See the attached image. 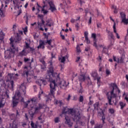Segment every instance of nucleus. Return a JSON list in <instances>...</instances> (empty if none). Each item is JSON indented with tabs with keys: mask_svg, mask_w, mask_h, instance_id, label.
<instances>
[{
	"mask_svg": "<svg viewBox=\"0 0 128 128\" xmlns=\"http://www.w3.org/2000/svg\"><path fill=\"white\" fill-rule=\"evenodd\" d=\"M48 64H49V68L47 72L48 76L45 78H40L38 82H40L39 86H42V84L44 86H46L48 82H50V93L49 96H52L53 98H54V92L56 90V88L58 86L60 88L66 90L68 86V83L66 84V80H60V74L54 72L52 60H50Z\"/></svg>",
	"mask_w": 128,
	"mask_h": 128,
	"instance_id": "obj_1",
	"label": "nucleus"
},
{
	"mask_svg": "<svg viewBox=\"0 0 128 128\" xmlns=\"http://www.w3.org/2000/svg\"><path fill=\"white\" fill-rule=\"evenodd\" d=\"M23 34L24 32L22 31L19 30L18 33L16 34V36L14 39L12 37H11L10 38L11 48L9 49H7V50L4 52V58L6 59L10 58L12 56H14V53L16 50H18V48H16V46H14V42H15V44H20L22 42V36L20 34Z\"/></svg>",
	"mask_w": 128,
	"mask_h": 128,
	"instance_id": "obj_2",
	"label": "nucleus"
},
{
	"mask_svg": "<svg viewBox=\"0 0 128 128\" xmlns=\"http://www.w3.org/2000/svg\"><path fill=\"white\" fill-rule=\"evenodd\" d=\"M70 112L72 116V118L74 122H76V124H78V122L80 120V114L79 112H76L74 110V108H63L62 114H66Z\"/></svg>",
	"mask_w": 128,
	"mask_h": 128,
	"instance_id": "obj_3",
	"label": "nucleus"
},
{
	"mask_svg": "<svg viewBox=\"0 0 128 128\" xmlns=\"http://www.w3.org/2000/svg\"><path fill=\"white\" fill-rule=\"evenodd\" d=\"M44 108V104L39 103L38 104H34L32 106H31V109L29 112L30 116L31 118H34V114H37L40 111V110H42Z\"/></svg>",
	"mask_w": 128,
	"mask_h": 128,
	"instance_id": "obj_4",
	"label": "nucleus"
},
{
	"mask_svg": "<svg viewBox=\"0 0 128 128\" xmlns=\"http://www.w3.org/2000/svg\"><path fill=\"white\" fill-rule=\"evenodd\" d=\"M34 62V58H32V60H30V58H27L24 57V62H25V64H27V66H25L24 67V68L25 70H32V62Z\"/></svg>",
	"mask_w": 128,
	"mask_h": 128,
	"instance_id": "obj_5",
	"label": "nucleus"
},
{
	"mask_svg": "<svg viewBox=\"0 0 128 128\" xmlns=\"http://www.w3.org/2000/svg\"><path fill=\"white\" fill-rule=\"evenodd\" d=\"M114 89H112V90L110 92L111 96L107 95L108 102L110 106H112V98H116V94H115L114 93Z\"/></svg>",
	"mask_w": 128,
	"mask_h": 128,
	"instance_id": "obj_6",
	"label": "nucleus"
},
{
	"mask_svg": "<svg viewBox=\"0 0 128 128\" xmlns=\"http://www.w3.org/2000/svg\"><path fill=\"white\" fill-rule=\"evenodd\" d=\"M48 2L50 6L49 10L52 12H56V6L54 5V1L49 0Z\"/></svg>",
	"mask_w": 128,
	"mask_h": 128,
	"instance_id": "obj_7",
	"label": "nucleus"
},
{
	"mask_svg": "<svg viewBox=\"0 0 128 128\" xmlns=\"http://www.w3.org/2000/svg\"><path fill=\"white\" fill-rule=\"evenodd\" d=\"M18 102H20V98H16V96H14L12 98V108H16L18 104Z\"/></svg>",
	"mask_w": 128,
	"mask_h": 128,
	"instance_id": "obj_8",
	"label": "nucleus"
},
{
	"mask_svg": "<svg viewBox=\"0 0 128 128\" xmlns=\"http://www.w3.org/2000/svg\"><path fill=\"white\" fill-rule=\"evenodd\" d=\"M65 124H68L69 126V128H72V124H74L70 122V117L66 115L65 116Z\"/></svg>",
	"mask_w": 128,
	"mask_h": 128,
	"instance_id": "obj_9",
	"label": "nucleus"
},
{
	"mask_svg": "<svg viewBox=\"0 0 128 128\" xmlns=\"http://www.w3.org/2000/svg\"><path fill=\"white\" fill-rule=\"evenodd\" d=\"M46 43H44V40H39V45L38 46V50L40 48H42V50H44L46 48Z\"/></svg>",
	"mask_w": 128,
	"mask_h": 128,
	"instance_id": "obj_10",
	"label": "nucleus"
},
{
	"mask_svg": "<svg viewBox=\"0 0 128 128\" xmlns=\"http://www.w3.org/2000/svg\"><path fill=\"white\" fill-rule=\"evenodd\" d=\"M78 80L80 82H84L86 80V74L84 73H82L78 76Z\"/></svg>",
	"mask_w": 128,
	"mask_h": 128,
	"instance_id": "obj_11",
	"label": "nucleus"
},
{
	"mask_svg": "<svg viewBox=\"0 0 128 128\" xmlns=\"http://www.w3.org/2000/svg\"><path fill=\"white\" fill-rule=\"evenodd\" d=\"M84 36L85 38V40H86L87 44H90V40L88 39V32L86 31L84 33Z\"/></svg>",
	"mask_w": 128,
	"mask_h": 128,
	"instance_id": "obj_12",
	"label": "nucleus"
},
{
	"mask_svg": "<svg viewBox=\"0 0 128 128\" xmlns=\"http://www.w3.org/2000/svg\"><path fill=\"white\" fill-rule=\"evenodd\" d=\"M116 24L114 22L113 26L114 32L116 34L117 38L120 39V35H118V33L116 32Z\"/></svg>",
	"mask_w": 128,
	"mask_h": 128,
	"instance_id": "obj_13",
	"label": "nucleus"
},
{
	"mask_svg": "<svg viewBox=\"0 0 128 128\" xmlns=\"http://www.w3.org/2000/svg\"><path fill=\"white\" fill-rule=\"evenodd\" d=\"M108 34L109 40H114V33L112 32L108 31Z\"/></svg>",
	"mask_w": 128,
	"mask_h": 128,
	"instance_id": "obj_14",
	"label": "nucleus"
},
{
	"mask_svg": "<svg viewBox=\"0 0 128 128\" xmlns=\"http://www.w3.org/2000/svg\"><path fill=\"white\" fill-rule=\"evenodd\" d=\"M6 101L4 100V98H2L0 100V108H2L4 106V104H6Z\"/></svg>",
	"mask_w": 128,
	"mask_h": 128,
	"instance_id": "obj_15",
	"label": "nucleus"
},
{
	"mask_svg": "<svg viewBox=\"0 0 128 128\" xmlns=\"http://www.w3.org/2000/svg\"><path fill=\"white\" fill-rule=\"evenodd\" d=\"M26 86H24V84L23 83L22 84H21L20 86V90H22L24 94H26Z\"/></svg>",
	"mask_w": 128,
	"mask_h": 128,
	"instance_id": "obj_16",
	"label": "nucleus"
},
{
	"mask_svg": "<svg viewBox=\"0 0 128 128\" xmlns=\"http://www.w3.org/2000/svg\"><path fill=\"white\" fill-rule=\"evenodd\" d=\"M30 68L26 69V70H24L23 72V73L22 74V76H26V78H28V74L30 72Z\"/></svg>",
	"mask_w": 128,
	"mask_h": 128,
	"instance_id": "obj_17",
	"label": "nucleus"
},
{
	"mask_svg": "<svg viewBox=\"0 0 128 128\" xmlns=\"http://www.w3.org/2000/svg\"><path fill=\"white\" fill-rule=\"evenodd\" d=\"M19 56H26V49L24 48V50L18 53Z\"/></svg>",
	"mask_w": 128,
	"mask_h": 128,
	"instance_id": "obj_18",
	"label": "nucleus"
},
{
	"mask_svg": "<svg viewBox=\"0 0 128 128\" xmlns=\"http://www.w3.org/2000/svg\"><path fill=\"white\" fill-rule=\"evenodd\" d=\"M80 20V16L77 17V18L76 20L74 19V18H72L70 20V22H72V24H74V22H78V20Z\"/></svg>",
	"mask_w": 128,
	"mask_h": 128,
	"instance_id": "obj_19",
	"label": "nucleus"
},
{
	"mask_svg": "<svg viewBox=\"0 0 128 128\" xmlns=\"http://www.w3.org/2000/svg\"><path fill=\"white\" fill-rule=\"evenodd\" d=\"M24 18L26 20V24H28V14H26V15L24 16Z\"/></svg>",
	"mask_w": 128,
	"mask_h": 128,
	"instance_id": "obj_20",
	"label": "nucleus"
},
{
	"mask_svg": "<svg viewBox=\"0 0 128 128\" xmlns=\"http://www.w3.org/2000/svg\"><path fill=\"white\" fill-rule=\"evenodd\" d=\"M42 22H38V28H40L44 24V19H42L41 20Z\"/></svg>",
	"mask_w": 128,
	"mask_h": 128,
	"instance_id": "obj_21",
	"label": "nucleus"
},
{
	"mask_svg": "<svg viewBox=\"0 0 128 128\" xmlns=\"http://www.w3.org/2000/svg\"><path fill=\"white\" fill-rule=\"evenodd\" d=\"M122 22H123L124 24L128 25V18H125L124 19L122 20Z\"/></svg>",
	"mask_w": 128,
	"mask_h": 128,
	"instance_id": "obj_22",
	"label": "nucleus"
},
{
	"mask_svg": "<svg viewBox=\"0 0 128 128\" xmlns=\"http://www.w3.org/2000/svg\"><path fill=\"white\" fill-rule=\"evenodd\" d=\"M118 64H124V58L120 57V58H118L117 60Z\"/></svg>",
	"mask_w": 128,
	"mask_h": 128,
	"instance_id": "obj_23",
	"label": "nucleus"
},
{
	"mask_svg": "<svg viewBox=\"0 0 128 128\" xmlns=\"http://www.w3.org/2000/svg\"><path fill=\"white\" fill-rule=\"evenodd\" d=\"M30 102V100H28L27 102H24V108H26L28 106V104Z\"/></svg>",
	"mask_w": 128,
	"mask_h": 128,
	"instance_id": "obj_24",
	"label": "nucleus"
},
{
	"mask_svg": "<svg viewBox=\"0 0 128 128\" xmlns=\"http://www.w3.org/2000/svg\"><path fill=\"white\" fill-rule=\"evenodd\" d=\"M30 126L32 128H38V124L34 123V122H31Z\"/></svg>",
	"mask_w": 128,
	"mask_h": 128,
	"instance_id": "obj_25",
	"label": "nucleus"
},
{
	"mask_svg": "<svg viewBox=\"0 0 128 128\" xmlns=\"http://www.w3.org/2000/svg\"><path fill=\"white\" fill-rule=\"evenodd\" d=\"M120 16H121L122 20H124V18H126V14L124 13L123 12H121L120 13Z\"/></svg>",
	"mask_w": 128,
	"mask_h": 128,
	"instance_id": "obj_26",
	"label": "nucleus"
},
{
	"mask_svg": "<svg viewBox=\"0 0 128 128\" xmlns=\"http://www.w3.org/2000/svg\"><path fill=\"white\" fill-rule=\"evenodd\" d=\"M92 76L93 78H98V73L96 72H92Z\"/></svg>",
	"mask_w": 128,
	"mask_h": 128,
	"instance_id": "obj_27",
	"label": "nucleus"
},
{
	"mask_svg": "<svg viewBox=\"0 0 128 128\" xmlns=\"http://www.w3.org/2000/svg\"><path fill=\"white\" fill-rule=\"evenodd\" d=\"M92 38H93L94 40L96 41V34L95 33H92Z\"/></svg>",
	"mask_w": 128,
	"mask_h": 128,
	"instance_id": "obj_28",
	"label": "nucleus"
},
{
	"mask_svg": "<svg viewBox=\"0 0 128 128\" xmlns=\"http://www.w3.org/2000/svg\"><path fill=\"white\" fill-rule=\"evenodd\" d=\"M111 86H112V90H114V88H118V86L116 85V83L111 84Z\"/></svg>",
	"mask_w": 128,
	"mask_h": 128,
	"instance_id": "obj_29",
	"label": "nucleus"
},
{
	"mask_svg": "<svg viewBox=\"0 0 128 128\" xmlns=\"http://www.w3.org/2000/svg\"><path fill=\"white\" fill-rule=\"evenodd\" d=\"M126 103L122 102H120V106H121V110H122L124 106H126Z\"/></svg>",
	"mask_w": 128,
	"mask_h": 128,
	"instance_id": "obj_30",
	"label": "nucleus"
},
{
	"mask_svg": "<svg viewBox=\"0 0 128 128\" xmlns=\"http://www.w3.org/2000/svg\"><path fill=\"white\" fill-rule=\"evenodd\" d=\"M36 100H37L36 98H33L30 100V102H32V104H34L36 102Z\"/></svg>",
	"mask_w": 128,
	"mask_h": 128,
	"instance_id": "obj_31",
	"label": "nucleus"
},
{
	"mask_svg": "<svg viewBox=\"0 0 128 128\" xmlns=\"http://www.w3.org/2000/svg\"><path fill=\"white\" fill-rule=\"evenodd\" d=\"M52 40H47L46 42V44H48L49 46H51V48H53L52 46Z\"/></svg>",
	"mask_w": 128,
	"mask_h": 128,
	"instance_id": "obj_32",
	"label": "nucleus"
},
{
	"mask_svg": "<svg viewBox=\"0 0 128 128\" xmlns=\"http://www.w3.org/2000/svg\"><path fill=\"white\" fill-rule=\"evenodd\" d=\"M0 40H3L4 38V32H0Z\"/></svg>",
	"mask_w": 128,
	"mask_h": 128,
	"instance_id": "obj_33",
	"label": "nucleus"
},
{
	"mask_svg": "<svg viewBox=\"0 0 128 128\" xmlns=\"http://www.w3.org/2000/svg\"><path fill=\"white\" fill-rule=\"evenodd\" d=\"M54 122L55 124H58V122H60V118L59 117H56L54 119Z\"/></svg>",
	"mask_w": 128,
	"mask_h": 128,
	"instance_id": "obj_34",
	"label": "nucleus"
},
{
	"mask_svg": "<svg viewBox=\"0 0 128 128\" xmlns=\"http://www.w3.org/2000/svg\"><path fill=\"white\" fill-rule=\"evenodd\" d=\"M59 60H60V62L64 64V62H66V57L63 56L62 58H59Z\"/></svg>",
	"mask_w": 128,
	"mask_h": 128,
	"instance_id": "obj_35",
	"label": "nucleus"
},
{
	"mask_svg": "<svg viewBox=\"0 0 128 128\" xmlns=\"http://www.w3.org/2000/svg\"><path fill=\"white\" fill-rule=\"evenodd\" d=\"M45 6H43V8H42V12H43V14H46L48 12V11L44 10Z\"/></svg>",
	"mask_w": 128,
	"mask_h": 128,
	"instance_id": "obj_36",
	"label": "nucleus"
},
{
	"mask_svg": "<svg viewBox=\"0 0 128 128\" xmlns=\"http://www.w3.org/2000/svg\"><path fill=\"white\" fill-rule=\"evenodd\" d=\"M79 102H84V96H80L79 98Z\"/></svg>",
	"mask_w": 128,
	"mask_h": 128,
	"instance_id": "obj_37",
	"label": "nucleus"
},
{
	"mask_svg": "<svg viewBox=\"0 0 128 128\" xmlns=\"http://www.w3.org/2000/svg\"><path fill=\"white\" fill-rule=\"evenodd\" d=\"M25 44H26V46H25V50H26L28 48H30V44L28 42H25Z\"/></svg>",
	"mask_w": 128,
	"mask_h": 128,
	"instance_id": "obj_38",
	"label": "nucleus"
},
{
	"mask_svg": "<svg viewBox=\"0 0 128 128\" xmlns=\"http://www.w3.org/2000/svg\"><path fill=\"white\" fill-rule=\"evenodd\" d=\"M106 76H108L109 74H110V71L108 69L106 70Z\"/></svg>",
	"mask_w": 128,
	"mask_h": 128,
	"instance_id": "obj_39",
	"label": "nucleus"
},
{
	"mask_svg": "<svg viewBox=\"0 0 128 128\" xmlns=\"http://www.w3.org/2000/svg\"><path fill=\"white\" fill-rule=\"evenodd\" d=\"M10 118L11 120H16V114H12L10 116Z\"/></svg>",
	"mask_w": 128,
	"mask_h": 128,
	"instance_id": "obj_40",
	"label": "nucleus"
},
{
	"mask_svg": "<svg viewBox=\"0 0 128 128\" xmlns=\"http://www.w3.org/2000/svg\"><path fill=\"white\" fill-rule=\"evenodd\" d=\"M108 112L112 114H114V108H110L108 110Z\"/></svg>",
	"mask_w": 128,
	"mask_h": 128,
	"instance_id": "obj_41",
	"label": "nucleus"
},
{
	"mask_svg": "<svg viewBox=\"0 0 128 128\" xmlns=\"http://www.w3.org/2000/svg\"><path fill=\"white\" fill-rule=\"evenodd\" d=\"M102 52L104 54H106L108 52V48H106L105 47L103 48V50H102Z\"/></svg>",
	"mask_w": 128,
	"mask_h": 128,
	"instance_id": "obj_42",
	"label": "nucleus"
},
{
	"mask_svg": "<svg viewBox=\"0 0 128 128\" xmlns=\"http://www.w3.org/2000/svg\"><path fill=\"white\" fill-rule=\"evenodd\" d=\"M22 66V62L19 60L18 62V68H20V66Z\"/></svg>",
	"mask_w": 128,
	"mask_h": 128,
	"instance_id": "obj_43",
	"label": "nucleus"
},
{
	"mask_svg": "<svg viewBox=\"0 0 128 128\" xmlns=\"http://www.w3.org/2000/svg\"><path fill=\"white\" fill-rule=\"evenodd\" d=\"M46 26L50 28L52 26H54V22H50V23H49V24H46Z\"/></svg>",
	"mask_w": 128,
	"mask_h": 128,
	"instance_id": "obj_44",
	"label": "nucleus"
},
{
	"mask_svg": "<svg viewBox=\"0 0 128 128\" xmlns=\"http://www.w3.org/2000/svg\"><path fill=\"white\" fill-rule=\"evenodd\" d=\"M46 65H42L41 66V70L42 72H44V70H46Z\"/></svg>",
	"mask_w": 128,
	"mask_h": 128,
	"instance_id": "obj_45",
	"label": "nucleus"
},
{
	"mask_svg": "<svg viewBox=\"0 0 128 128\" xmlns=\"http://www.w3.org/2000/svg\"><path fill=\"white\" fill-rule=\"evenodd\" d=\"M10 84H11L12 90H14V80H11Z\"/></svg>",
	"mask_w": 128,
	"mask_h": 128,
	"instance_id": "obj_46",
	"label": "nucleus"
},
{
	"mask_svg": "<svg viewBox=\"0 0 128 128\" xmlns=\"http://www.w3.org/2000/svg\"><path fill=\"white\" fill-rule=\"evenodd\" d=\"M76 51L78 52H80V48L78 45L76 46Z\"/></svg>",
	"mask_w": 128,
	"mask_h": 128,
	"instance_id": "obj_47",
	"label": "nucleus"
},
{
	"mask_svg": "<svg viewBox=\"0 0 128 128\" xmlns=\"http://www.w3.org/2000/svg\"><path fill=\"white\" fill-rule=\"evenodd\" d=\"M55 104H62V102L56 100L55 102Z\"/></svg>",
	"mask_w": 128,
	"mask_h": 128,
	"instance_id": "obj_48",
	"label": "nucleus"
},
{
	"mask_svg": "<svg viewBox=\"0 0 128 128\" xmlns=\"http://www.w3.org/2000/svg\"><path fill=\"white\" fill-rule=\"evenodd\" d=\"M102 120L103 124H104V120H106V116H104V115L102 116Z\"/></svg>",
	"mask_w": 128,
	"mask_h": 128,
	"instance_id": "obj_49",
	"label": "nucleus"
},
{
	"mask_svg": "<svg viewBox=\"0 0 128 128\" xmlns=\"http://www.w3.org/2000/svg\"><path fill=\"white\" fill-rule=\"evenodd\" d=\"M92 104H94V101H92V100H90V102L88 104V106H92Z\"/></svg>",
	"mask_w": 128,
	"mask_h": 128,
	"instance_id": "obj_50",
	"label": "nucleus"
},
{
	"mask_svg": "<svg viewBox=\"0 0 128 128\" xmlns=\"http://www.w3.org/2000/svg\"><path fill=\"white\" fill-rule=\"evenodd\" d=\"M80 92H82V82H80Z\"/></svg>",
	"mask_w": 128,
	"mask_h": 128,
	"instance_id": "obj_51",
	"label": "nucleus"
},
{
	"mask_svg": "<svg viewBox=\"0 0 128 128\" xmlns=\"http://www.w3.org/2000/svg\"><path fill=\"white\" fill-rule=\"evenodd\" d=\"M28 32V27H26L24 29V34H26V32Z\"/></svg>",
	"mask_w": 128,
	"mask_h": 128,
	"instance_id": "obj_52",
	"label": "nucleus"
},
{
	"mask_svg": "<svg viewBox=\"0 0 128 128\" xmlns=\"http://www.w3.org/2000/svg\"><path fill=\"white\" fill-rule=\"evenodd\" d=\"M94 128H102V126H101L100 124H97V125L95 126Z\"/></svg>",
	"mask_w": 128,
	"mask_h": 128,
	"instance_id": "obj_53",
	"label": "nucleus"
},
{
	"mask_svg": "<svg viewBox=\"0 0 128 128\" xmlns=\"http://www.w3.org/2000/svg\"><path fill=\"white\" fill-rule=\"evenodd\" d=\"M88 24H92V16H90L88 20Z\"/></svg>",
	"mask_w": 128,
	"mask_h": 128,
	"instance_id": "obj_54",
	"label": "nucleus"
},
{
	"mask_svg": "<svg viewBox=\"0 0 128 128\" xmlns=\"http://www.w3.org/2000/svg\"><path fill=\"white\" fill-rule=\"evenodd\" d=\"M90 47L86 48L85 52H90Z\"/></svg>",
	"mask_w": 128,
	"mask_h": 128,
	"instance_id": "obj_55",
	"label": "nucleus"
},
{
	"mask_svg": "<svg viewBox=\"0 0 128 128\" xmlns=\"http://www.w3.org/2000/svg\"><path fill=\"white\" fill-rule=\"evenodd\" d=\"M75 28H76L77 30H78V28H80V26H78V23H77V24L75 25Z\"/></svg>",
	"mask_w": 128,
	"mask_h": 128,
	"instance_id": "obj_56",
	"label": "nucleus"
},
{
	"mask_svg": "<svg viewBox=\"0 0 128 128\" xmlns=\"http://www.w3.org/2000/svg\"><path fill=\"white\" fill-rule=\"evenodd\" d=\"M4 14V12H2V8H0V15L1 16H2V15Z\"/></svg>",
	"mask_w": 128,
	"mask_h": 128,
	"instance_id": "obj_57",
	"label": "nucleus"
},
{
	"mask_svg": "<svg viewBox=\"0 0 128 128\" xmlns=\"http://www.w3.org/2000/svg\"><path fill=\"white\" fill-rule=\"evenodd\" d=\"M96 78L98 82H100V77L97 76V78Z\"/></svg>",
	"mask_w": 128,
	"mask_h": 128,
	"instance_id": "obj_58",
	"label": "nucleus"
},
{
	"mask_svg": "<svg viewBox=\"0 0 128 128\" xmlns=\"http://www.w3.org/2000/svg\"><path fill=\"white\" fill-rule=\"evenodd\" d=\"M91 126H94V120H92L90 122Z\"/></svg>",
	"mask_w": 128,
	"mask_h": 128,
	"instance_id": "obj_59",
	"label": "nucleus"
},
{
	"mask_svg": "<svg viewBox=\"0 0 128 128\" xmlns=\"http://www.w3.org/2000/svg\"><path fill=\"white\" fill-rule=\"evenodd\" d=\"M38 18H40L41 20H44V16H42V14H38Z\"/></svg>",
	"mask_w": 128,
	"mask_h": 128,
	"instance_id": "obj_60",
	"label": "nucleus"
},
{
	"mask_svg": "<svg viewBox=\"0 0 128 128\" xmlns=\"http://www.w3.org/2000/svg\"><path fill=\"white\" fill-rule=\"evenodd\" d=\"M99 62H102V57L100 56H98V57L97 58Z\"/></svg>",
	"mask_w": 128,
	"mask_h": 128,
	"instance_id": "obj_61",
	"label": "nucleus"
},
{
	"mask_svg": "<svg viewBox=\"0 0 128 128\" xmlns=\"http://www.w3.org/2000/svg\"><path fill=\"white\" fill-rule=\"evenodd\" d=\"M70 100V94H69V95L68 96V98H66V100H67L68 102V101Z\"/></svg>",
	"mask_w": 128,
	"mask_h": 128,
	"instance_id": "obj_62",
	"label": "nucleus"
},
{
	"mask_svg": "<svg viewBox=\"0 0 128 128\" xmlns=\"http://www.w3.org/2000/svg\"><path fill=\"white\" fill-rule=\"evenodd\" d=\"M112 8H114V10H116V6H114V4H112Z\"/></svg>",
	"mask_w": 128,
	"mask_h": 128,
	"instance_id": "obj_63",
	"label": "nucleus"
},
{
	"mask_svg": "<svg viewBox=\"0 0 128 128\" xmlns=\"http://www.w3.org/2000/svg\"><path fill=\"white\" fill-rule=\"evenodd\" d=\"M12 128H18V125L12 124Z\"/></svg>",
	"mask_w": 128,
	"mask_h": 128,
	"instance_id": "obj_64",
	"label": "nucleus"
}]
</instances>
